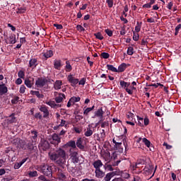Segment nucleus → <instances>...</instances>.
I'll use <instances>...</instances> for the list:
<instances>
[{"instance_id": "obj_19", "label": "nucleus", "mask_w": 181, "mask_h": 181, "mask_svg": "<svg viewBox=\"0 0 181 181\" xmlns=\"http://www.w3.org/2000/svg\"><path fill=\"white\" fill-rule=\"evenodd\" d=\"M16 117H15V115L13 113L7 119V124H14L15 122H16Z\"/></svg>"}, {"instance_id": "obj_11", "label": "nucleus", "mask_w": 181, "mask_h": 181, "mask_svg": "<svg viewBox=\"0 0 181 181\" xmlns=\"http://www.w3.org/2000/svg\"><path fill=\"white\" fill-rule=\"evenodd\" d=\"M40 111H41V112H43L44 118H47V117H49V109H47V107H46L45 105L40 106Z\"/></svg>"}, {"instance_id": "obj_44", "label": "nucleus", "mask_w": 181, "mask_h": 181, "mask_svg": "<svg viewBox=\"0 0 181 181\" xmlns=\"http://www.w3.org/2000/svg\"><path fill=\"white\" fill-rule=\"evenodd\" d=\"M127 54H129V56H132V54H134V47H128Z\"/></svg>"}, {"instance_id": "obj_64", "label": "nucleus", "mask_w": 181, "mask_h": 181, "mask_svg": "<svg viewBox=\"0 0 181 181\" xmlns=\"http://www.w3.org/2000/svg\"><path fill=\"white\" fill-rule=\"evenodd\" d=\"M112 181H124V180H122V178L121 177H116V178H114Z\"/></svg>"}, {"instance_id": "obj_49", "label": "nucleus", "mask_w": 181, "mask_h": 181, "mask_svg": "<svg viewBox=\"0 0 181 181\" xmlns=\"http://www.w3.org/2000/svg\"><path fill=\"white\" fill-rule=\"evenodd\" d=\"M86 78H82L80 81H78L79 86H84L86 84Z\"/></svg>"}, {"instance_id": "obj_45", "label": "nucleus", "mask_w": 181, "mask_h": 181, "mask_svg": "<svg viewBox=\"0 0 181 181\" xmlns=\"http://www.w3.org/2000/svg\"><path fill=\"white\" fill-rule=\"evenodd\" d=\"M26 12V8L23 7L18 8L16 13H25Z\"/></svg>"}, {"instance_id": "obj_3", "label": "nucleus", "mask_w": 181, "mask_h": 181, "mask_svg": "<svg viewBox=\"0 0 181 181\" xmlns=\"http://www.w3.org/2000/svg\"><path fill=\"white\" fill-rule=\"evenodd\" d=\"M119 84L122 88L125 89V91H127L129 95H132V94H134V91H131V90L129 89V86H131V83L120 81Z\"/></svg>"}, {"instance_id": "obj_57", "label": "nucleus", "mask_w": 181, "mask_h": 181, "mask_svg": "<svg viewBox=\"0 0 181 181\" xmlns=\"http://www.w3.org/2000/svg\"><path fill=\"white\" fill-rule=\"evenodd\" d=\"M105 32L107 35H108L110 37L112 36V30L110 29L105 30Z\"/></svg>"}, {"instance_id": "obj_6", "label": "nucleus", "mask_w": 181, "mask_h": 181, "mask_svg": "<svg viewBox=\"0 0 181 181\" xmlns=\"http://www.w3.org/2000/svg\"><path fill=\"white\" fill-rule=\"evenodd\" d=\"M69 156L73 163H78V153L77 151H71V149L69 150Z\"/></svg>"}, {"instance_id": "obj_16", "label": "nucleus", "mask_w": 181, "mask_h": 181, "mask_svg": "<svg viewBox=\"0 0 181 181\" xmlns=\"http://www.w3.org/2000/svg\"><path fill=\"white\" fill-rule=\"evenodd\" d=\"M6 93H8V87H6L5 84H1L0 85V97H2V95H5Z\"/></svg>"}, {"instance_id": "obj_30", "label": "nucleus", "mask_w": 181, "mask_h": 181, "mask_svg": "<svg viewBox=\"0 0 181 181\" xmlns=\"http://www.w3.org/2000/svg\"><path fill=\"white\" fill-rule=\"evenodd\" d=\"M43 56L45 59H49V57H52L53 56V51H47L46 52L43 53Z\"/></svg>"}, {"instance_id": "obj_13", "label": "nucleus", "mask_w": 181, "mask_h": 181, "mask_svg": "<svg viewBox=\"0 0 181 181\" xmlns=\"http://www.w3.org/2000/svg\"><path fill=\"white\" fill-rule=\"evenodd\" d=\"M59 180L66 181L69 180V177H70V175H67V173L64 172H61L58 175Z\"/></svg>"}, {"instance_id": "obj_55", "label": "nucleus", "mask_w": 181, "mask_h": 181, "mask_svg": "<svg viewBox=\"0 0 181 181\" xmlns=\"http://www.w3.org/2000/svg\"><path fill=\"white\" fill-rule=\"evenodd\" d=\"M18 76L20 77V78H23V77H25V72H23V71H19Z\"/></svg>"}, {"instance_id": "obj_42", "label": "nucleus", "mask_w": 181, "mask_h": 181, "mask_svg": "<svg viewBox=\"0 0 181 181\" xmlns=\"http://www.w3.org/2000/svg\"><path fill=\"white\" fill-rule=\"evenodd\" d=\"M31 138L34 140V142H35L36 139H37V132L31 131Z\"/></svg>"}, {"instance_id": "obj_29", "label": "nucleus", "mask_w": 181, "mask_h": 181, "mask_svg": "<svg viewBox=\"0 0 181 181\" xmlns=\"http://www.w3.org/2000/svg\"><path fill=\"white\" fill-rule=\"evenodd\" d=\"M141 28H142V22L137 21L136 25L135 26V31L136 33H139L141 32Z\"/></svg>"}, {"instance_id": "obj_50", "label": "nucleus", "mask_w": 181, "mask_h": 181, "mask_svg": "<svg viewBox=\"0 0 181 181\" xmlns=\"http://www.w3.org/2000/svg\"><path fill=\"white\" fill-rule=\"evenodd\" d=\"M101 57H103V59H108L110 57V54H108L107 52H103L101 54Z\"/></svg>"}, {"instance_id": "obj_51", "label": "nucleus", "mask_w": 181, "mask_h": 181, "mask_svg": "<svg viewBox=\"0 0 181 181\" xmlns=\"http://www.w3.org/2000/svg\"><path fill=\"white\" fill-rule=\"evenodd\" d=\"M19 101V97L16 96L13 99L11 100L12 104H18Z\"/></svg>"}, {"instance_id": "obj_41", "label": "nucleus", "mask_w": 181, "mask_h": 181, "mask_svg": "<svg viewBox=\"0 0 181 181\" xmlns=\"http://www.w3.org/2000/svg\"><path fill=\"white\" fill-rule=\"evenodd\" d=\"M110 173L112 174V175L114 177V176H121V175H122V171L118 170L116 171L111 172Z\"/></svg>"}, {"instance_id": "obj_63", "label": "nucleus", "mask_w": 181, "mask_h": 181, "mask_svg": "<svg viewBox=\"0 0 181 181\" xmlns=\"http://www.w3.org/2000/svg\"><path fill=\"white\" fill-rule=\"evenodd\" d=\"M54 28H57V29H62L63 28V25H62L61 24H54Z\"/></svg>"}, {"instance_id": "obj_35", "label": "nucleus", "mask_w": 181, "mask_h": 181, "mask_svg": "<svg viewBox=\"0 0 181 181\" xmlns=\"http://www.w3.org/2000/svg\"><path fill=\"white\" fill-rule=\"evenodd\" d=\"M107 69L110 70V71H113L114 73H118V69L114 66V65L107 64Z\"/></svg>"}, {"instance_id": "obj_32", "label": "nucleus", "mask_w": 181, "mask_h": 181, "mask_svg": "<svg viewBox=\"0 0 181 181\" xmlns=\"http://www.w3.org/2000/svg\"><path fill=\"white\" fill-rule=\"evenodd\" d=\"M65 70L66 71H71V70H73V67L69 61L66 62Z\"/></svg>"}, {"instance_id": "obj_15", "label": "nucleus", "mask_w": 181, "mask_h": 181, "mask_svg": "<svg viewBox=\"0 0 181 181\" xmlns=\"http://www.w3.org/2000/svg\"><path fill=\"white\" fill-rule=\"evenodd\" d=\"M103 161L101 160H96L93 163V166L95 168V170L103 168Z\"/></svg>"}, {"instance_id": "obj_61", "label": "nucleus", "mask_w": 181, "mask_h": 181, "mask_svg": "<svg viewBox=\"0 0 181 181\" xmlns=\"http://www.w3.org/2000/svg\"><path fill=\"white\" fill-rule=\"evenodd\" d=\"M144 125H149V119L148 117H145L144 119Z\"/></svg>"}, {"instance_id": "obj_27", "label": "nucleus", "mask_w": 181, "mask_h": 181, "mask_svg": "<svg viewBox=\"0 0 181 181\" xmlns=\"http://www.w3.org/2000/svg\"><path fill=\"white\" fill-rule=\"evenodd\" d=\"M26 176H28V177H37L38 176L37 171H28Z\"/></svg>"}, {"instance_id": "obj_37", "label": "nucleus", "mask_w": 181, "mask_h": 181, "mask_svg": "<svg viewBox=\"0 0 181 181\" xmlns=\"http://www.w3.org/2000/svg\"><path fill=\"white\" fill-rule=\"evenodd\" d=\"M67 146H70L71 148H73L74 149L76 148V141H70L69 142L66 143Z\"/></svg>"}, {"instance_id": "obj_43", "label": "nucleus", "mask_w": 181, "mask_h": 181, "mask_svg": "<svg viewBox=\"0 0 181 181\" xmlns=\"http://www.w3.org/2000/svg\"><path fill=\"white\" fill-rule=\"evenodd\" d=\"M94 36H95L96 39H98L99 40H103V39H104V36L101 35V33H96L94 34Z\"/></svg>"}, {"instance_id": "obj_1", "label": "nucleus", "mask_w": 181, "mask_h": 181, "mask_svg": "<svg viewBox=\"0 0 181 181\" xmlns=\"http://www.w3.org/2000/svg\"><path fill=\"white\" fill-rule=\"evenodd\" d=\"M48 156L52 162H54L57 165H64L67 154H66V151L62 148H59L55 151L49 152Z\"/></svg>"}, {"instance_id": "obj_21", "label": "nucleus", "mask_w": 181, "mask_h": 181, "mask_svg": "<svg viewBox=\"0 0 181 181\" xmlns=\"http://www.w3.org/2000/svg\"><path fill=\"white\" fill-rule=\"evenodd\" d=\"M91 128H92V126L89 124L86 128V131H85V133H84L85 136L88 137L93 135V129H91Z\"/></svg>"}, {"instance_id": "obj_62", "label": "nucleus", "mask_w": 181, "mask_h": 181, "mask_svg": "<svg viewBox=\"0 0 181 181\" xmlns=\"http://www.w3.org/2000/svg\"><path fill=\"white\" fill-rule=\"evenodd\" d=\"M35 118H38V119H42V115L40 112L36 113L35 115Z\"/></svg>"}, {"instance_id": "obj_46", "label": "nucleus", "mask_w": 181, "mask_h": 181, "mask_svg": "<svg viewBox=\"0 0 181 181\" xmlns=\"http://www.w3.org/2000/svg\"><path fill=\"white\" fill-rule=\"evenodd\" d=\"M25 91H26V87H25L24 85H22V86L20 87L19 93H20L21 94H25Z\"/></svg>"}, {"instance_id": "obj_5", "label": "nucleus", "mask_w": 181, "mask_h": 181, "mask_svg": "<svg viewBox=\"0 0 181 181\" xmlns=\"http://www.w3.org/2000/svg\"><path fill=\"white\" fill-rule=\"evenodd\" d=\"M67 80L72 87H76V86L78 84V78L74 77L73 74H69L67 77Z\"/></svg>"}, {"instance_id": "obj_52", "label": "nucleus", "mask_w": 181, "mask_h": 181, "mask_svg": "<svg viewBox=\"0 0 181 181\" xmlns=\"http://www.w3.org/2000/svg\"><path fill=\"white\" fill-rule=\"evenodd\" d=\"M76 29L77 30H78V32H84V30H86V29H84V28H83V26H81V25H77Z\"/></svg>"}, {"instance_id": "obj_59", "label": "nucleus", "mask_w": 181, "mask_h": 181, "mask_svg": "<svg viewBox=\"0 0 181 181\" xmlns=\"http://www.w3.org/2000/svg\"><path fill=\"white\" fill-rule=\"evenodd\" d=\"M163 146H165L166 149H172V146L168 144V143H166V142H164L163 144Z\"/></svg>"}, {"instance_id": "obj_17", "label": "nucleus", "mask_w": 181, "mask_h": 181, "mask_svg": "<svg viewBox=\"0 0 181 181\" xmlns=\"http://www.w3.org/2000/svg\"><path fill=\"white\" fill-rule=\"evenodd\" d=\"M63 86V81L60 80H57L54 83V90H60Z\"/></svg>"}, {"instance_id": "obj_10", "label": "nucleus", "mask_w": 181, "mask_h": 181, "mask_svg": "<svg viewBox=\"0 0 181 181\" xmlns=\"http://www.w3.org/2000/svg\"><path fill=\"white\" fill-rule=\"evenodd\" d=\"M39 146L42 149V151H47V149L49 148V141L43 140L41 141Z\"/></svg>"}, {"instance_id": "obj_48", "label": "nucleus", "mask_w": 181, "mask_h": 181, "mask_svg": "<svg viewBox=\"0 0 181 181\" xmlns=\"http://www.w3.org/2000/svg\"><path fill=\"white\" fill-rule=\"evenodd\" d=\"M133 40L138 42V40H139V34L135 33V32H134Z\"/></svg>"}, {"instance_id": "obj_36", "label": "nucleus", "mask_w": 181, "mask_h": 181, "mask_svg": "<svg viewBox=\"0 0 181 181\" xmlns=\"http://www.w3.org/2000/svg\"><path fill=\"white\" fill-rule=\"evenodd\" d=\"M81 100L80 97H76L74 96L70 98V101L72 103V104H74L75 103H78Z\"/></svg>"}, {"instance_id": "obj_22", "label": "nucleus", "mask_w": 181, "mask_h": 181, "mask_svg": "<svg viewBox=\"0 0 181 181\" xmlns=\"http://www.w3.org/2000/svg\"><path fill=\"white\" fill-rule=\"evenodd\" d=\"M127 64L125 63H122L121 64L117 69V73H122L124 71H125V70L127 69Z\"/></svg>"}, {"instance_id": "obj_25", "label": "nucleus", "mask_w": 181, "mask_h": 181, "mask_svg": "<svg viewBox=\"0 0 181 181\" xmlns=\"http://www.w3.org/2000/svg\"><path fill=\"white\" fill-rule=\"evenodd\" d=\"M54 67L57 70H60V67H62V61L55 59L54 61Z\"/></svg>"}, {"instance_id": "obj_14", "label": "nucleus", "mask_w": 181, "mask_h": 181, "mask_svg": "<svg viewBox=\"0 0 181 181\" xmlns=\"http://www.w3.org/2000/svg\"><path fill=\"white\" fill-rule=\"evenodd\" d=\"M37 64H39V63L37 62V59L33 58L29 61L28 66L30 67L31 69H35Z\"/></svg>"}, {"instance_id": "obj_56", "label": "nucleus", "mask_w": 181, "mask_h": 181, "mask_svg": "<svg viewBox=\"0 0 181 181\" xmlns=\"http://www.w3.org/2000/svg\"><path fill=\"white\" fill-rule=\"evenodd\" d=\"M74 131H75L76 134H81L82 129L80 127H74Z\"/></svg>"}, {"instance_id": "obj_53", "label": "nucleus", "mask_w": 181, "mask_h": 181, "mask_svg": "<svg viewBox=\"0 0 181 181\" xmlns=\"http://www.w3.org/2000/svg\"><path fill=\"white\" fill-rule=\"evenodd\" d=\"M106 2L107 3L109 8H112L114 6V1L112 0H107Z\"/></svg>"}, {"instance_id": "obj_23", "label": "nucleus", "mask_w": 181, "mask_h": 181, "mask_svg": "<svg viewBox=\"0 0 181 181\" xmlns=\"http://www.w3.org/2000/svg\"><path fill=\"white\" fill-rule=\"evenodd\" d=\"M64 98H66V95L64 93H59V95L55 98V101L59 104L63 101Z\"/></svg>"}, {"instance_id": "obj_2", "label": "nucleus", "mask_w": 181, "mask_h": 181, "mask_svg": "<svg viewBox=\"0 0 181 181\" xmlns=\"http://www.w3.org/2000/svg\"><path fill=\"white\" fill-rule=\"evenodd\" d=\"M37 170L38 172L43 173V175H45V176H47L48 177H52V166H49V165L42 164L40 166H37Z\"/></svg>"}, {"instance_id": "obj_31", "label": "nucleus", "mask_w": 181, "mask_h": 181, "mask_svg": "<svg viewBox=\"0 0 181 181\" xmlns=\"http://www.w3.org/2000/svg\"><path fill=\"white\" fill-rule=\"evenodd\" d=\"M24 83L26 87H28V88H32V86H33V82L29 80V78H26Z\"/></svg>"}, {"instance_id": "obj_24", "label": "nucleus", "mask_w": 181, "mask_h": 181, "mask_svg": "<svg viewBox=\"0 0 181 181\" xmlns=\"http://www.w3.org/2000/svg\"><path fill=\"white\" fill-rule=\"evenodd\" d=\"M76 146L79 149H84V145H83V139L78 138L76 141Z\"/></svg>"}, {"instance_id": "obj_39", "label": "nucleus", "mask_w": 181, "mask_h": 181, "mask_svg": "<svg viewBox=\"0 0 181 181\" xmlns=\"http://www.w3.org/2000/svg\"><path fill=\"white\" fill-rule=\"evenodd\" d=\"M10 43L11 45H15L16 43V35H11L10 36Z\"/></svg>"}, {"instance_id": "obj_8", "label": "nucleus", "mask_w": 181, "mask_h": 181, "mask_svg": "<svg viewBox=\"0 0 181 181\" xmlns=\"http://www.w3.org/2000/svg\"><path fill=\"white\" fill-rule=\"evenodd\" d=\"M104 115V110H103V107H100L97 111L95 112V115L93 117V118H95V117H98V118H100L99 123L101 122V120L103 118Z\"/></svg>"}, {"instance_id": "obj_34", "label": "nucleus", "mask_w": 181, "mask_h": 181, "mask_svg": "<svg viewBox=\"0 0 181 181\" xmlns=\"http://www.w3.org/2000/svg\"><path fill=\"white\" fill-rule=\"evenodd\" d=\"M19 146L21 148V149H23L24 151L26 149L28 145H26V143L23 140L19 141Z\"/></svg>"}, {"instance_id": "obj_58", "label": "nucleus", "mask_w": 181, "mask_h": 181, "mask_svg": "<svg viewBox=\"0 0 181 181\" xmlns=\"http://www.w3.org/2000/svg\"><path fill=\"white\" fill-rule=\"evenodd\" d=\"M67 127V124H66V120H61V123L59 124L58 127Z\"/></svg>"}, {"instance_id": "obj_28", "label": "nucleus", "mask_w": 181, "mask_h": 181, "mask_svg": "<svg viewBox=\"0 0 181 181\" xmlns=\"http://www.w3.org/2000/svg\"><path fill=\"white\" fill-rule=\"evenodd\" d=\"M45 104L51 107V108H56V107H57V104H56V102L53 100L47 101L45 102Z\"/></svg>"}, {"instance_id": "obj_54", "label": "nucleus", "mask_w": 181, "mask_h": 181, "mask_svg": "<svg viewBox=\"0 0 181 181\" xmlns=\"http://www.w3.org/2000/svg\"><path fill=\"white\" fill-rule=\"evenodd\" d=\"M103 158H104L105 162H110V153L105 154Z\"/></svg>"}, {"instance_id": "obj_33", "label": "nucleus", "mask_w": 181, "mask_h": 181, "mask_svg": "<svg viewBox=\"0 0 181 181\" xmlns=\"http://www.w3.org/2000/svg\"><path fill=\"white\" fill-rule=\"evenodd\" d=\"M97 141H101V139H104L105 138V130L102 129V132H100V137L97 134Z\"/></svg>"}, {"instance_id": "obj_20", "label": "nucleus", "mask_w": 181, "mask_h": 181, "mask_svg": "<svg viewBox=\"0 0 181 181\" xmlns=\"http://www.w3.org/2000/svg\"><path fill=\"white\" fill-rule=\"evenodd\" d=\"M142 142L144 143L147 148H149L150 151H153V148H152V144H151V141L149 140H148L146 138H143Z\"/></svg>"}, {"instance_id": "obj_38", "label": "nucleus", "mask_w": 181, "mask_h": 181, "mask_svg": "<svg viewBox=\"0 0 181 181\" xmlns=\"http://www.w3.org/2000/svg\"><path fill=\"white\" fill-rule=\"evenodd\" d=\"M33 95H36V97H37V98H43V97H45V95H43V94H40V92L36 91V90L33 91Z\"/></svg>"}, {"instance_id": "obj_60", "label": "nucleus", "mask_w": 181, "mask_h": 181, "mask_svg": "<svg viewBox=\"0 0 181 181\" xmlns=\"http://www.w3.org/2000/svg\"><path fill=\"white\" fill-rule=\"evenodd\" d=\"M38 180L47 181V179H46V177H45V175H40V176L38 177Z\"/></svg>"}, {"instance_id": "obj_7", "label": "nucleus", "mask_w": 181, "mask_h": 181, "mask_svg": "<svg viewBox=\"0 0 181 181\" xmlns=\"http://www.w3.org/2000/svg\"><path fill=\"white\" fill-rule=\"evenodd\" d=\"M112 142L115 144L114 148L116 151H119V152H124V148H122V143L119 141H117L115 139H112Z\"/></svg>"}, {"instance_id": "obj_9", "label": "nucleus", "mask_w": 181, "mask_h": 181, "mask_svg": "<svg viewBox=\"0 0 181 181\" xmlns=\"http://www.w3.org/2000/svg\"><path fill=\"white\" fill-rule=\"evenodd\" d=\"M47 83V80L43 78H39L36 81H35V86L37 87H44V86H46V83Z\"/></svg>"}, {"instance_id": "obj_4", "label": "nucleus", "mask_w": 181, "mask_h": 181, "mask_svg": "<svg viewBox=\"0 0 181 181\" xmlns=\"http://www.w3.org/2000/svg\"><path fill=\"white\" fill-rule=\"evenodd\" d=\"M50 142L53 145H59V144H60V142H62V138L60 137V136H59V134H54L52 136Z\"/></svg>"}, {"instance_id": "obj_26", "label": "nucleus", "mask_w": 181, "mask_h": 181, "mask_svg": "<svg viewBox=\"0 0 181 181\" xmlns=\"http://www.w3.org/2000/svg\"><path fill=\"white\" fill-rule=\"evenodd\" d=\"M26 160H28V158H23L21 162L19 163H16L14 165V169H19V168H21V166H22V165H23V163H25V162H26Z\"/></svg>"}, {"instance_id": "obj_12", "label": "nucleus", "mask_w": 181, "mask_h": 181, "mask_svg": "<svg viewBox=\"0 0 181 181\" xmlns=\"http://www.w3.org/2000/svg\"><path fill=\"white\" fill-rule=\"evenodd\" d=\"M95 177L98 179H103L105 176V173L101 170V168L95 170Z\"/></svg>"}, {"instance_id": "obj_40", "label": "nucleus", "mask_w": 181, "mask_h": 181, "mask_svg": "<svg viewBox=\"0 0 181 181\" xmlns=\"http://www.w3.org/2000/svg\"><path fill=\"white\" fill-rule=\"evenodd\" d=\"M113 176L112 174H111V173H107L106 175L104 177V180L105 181H110L111 179H112Z\"/></svg>"}, {"instance_id": "obj_47", "label": "nucleus", "mask_w": 181, "mask_h": 181, "mask_svg": "<svg viewBox=\"0 0 181 181\" xmlns=\"http://www.w3.org/2000/svg\"><path fill=\"white\" fill-rule=\"evenodd\" d=\"M122 177H124V179H129V174L127 173H124L122 171V174L120 175Z\"/></svg>"}, {"instance_id": "obj_18", "label": "nucleus", "mask_w": 181, "mask_h": 181, "mask_svg": "<svg viewBox=\"0 0 181 181\" xmlns=\"http://www.w3.org/2000/svg\"><path fill=\"white\" fill-rule=\"evenodd\" d=\"M94 108H95V106L94 105H93L91 107H83V115H85V117L88 116V114H90V112L94 110Z\"/></svg>"}]
</instances>
